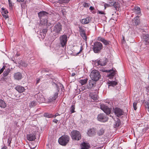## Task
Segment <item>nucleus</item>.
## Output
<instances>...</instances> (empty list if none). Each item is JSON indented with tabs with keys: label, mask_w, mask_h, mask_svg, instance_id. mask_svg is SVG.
<instances>
[{
	"label": "nucleus",
	"mask_w": 149,
	"mask_h": 149,
	"mask_svg": "<svg viewBox=\"0 0 149 149\" xmlns=\"http://www.w3.org/2000/svg\"><path fill=\"white\" fill-rule=\"evenodd\" d=\"M62 26L59 22L56 24L53 28L52 32L55 36H58L62 31Z\"/></svg>",
	"instance_id": "nucleus-1"
},
{
	"label": "nucleus",
	"mask_w": 149,
	"mask_h": 149,
	"mask_svg": "<svg viewBox=\"0 0 149 149\" xmlns=\"http://www.w3.org/2000/svg\"><path fill=\"white\" fill-rule=\"evenodd\" d=\"M102 47V45L100 42H96L93 43V48L95 53H99Z\"/></svg>",
	"instance_id": "nucleus-2"
},
{
	"label": "nucleus",
	"mask_w": 149,
	"mask_h": 149,
	"mask_svg": "<svg viewBox=\"0 0 149 149\" xmlns=\"http://www.w3.org/2000/svg\"><path fill=\"white\" fill-rule=\"evenodd\" d=\"M69 137L67 135L62 136L58 139V142L60 144L63 146H65L69 140Z\"/></svg>",
	"instance_id": "nucleus-3"
},
{
	"label": "nucleus",
	"mask_w": 149,
	"mask_h": 149,
	"mask_svg": "<svg viewBox=\"0 0 149 149\" xmlns=\"http://www.w3.org/2000/svg\"><path fill=\"white\" fill-rule=\"evenodd\" d=\"M71 136L72 139L74 140H79L81 138L80 132L76 130H73L71 132Z\"/></svg>",
	"instance_id": "nucleus-4"
},
{
	"label": "nucleus",
	"mask_w": 149,
	"mask_h": 149,
	"mask_svg": "<svg viewBox=\"0 0 149 149\" xmlns=\"http://www.w3.org/2000/svg\"><path fill=\"white\" fill-rule=\"evenodd\" d=\"M90 76L92 79L96 81L99 80L100 75L99 71L94 70L91 72Z\"/></svg>",
	"instance_id": "nucleus-5"
},
{
	"label": "nucleus",
	"mask_w": 149,
	"mask_h": 149,
	"mask_svg": "<svg viewBox=\"0 0 149 149\" xmlns=\"http://www.w3.org/2000/svg\"><path fill=\"white\" fill-rule=\"evenodd\" d=\"M67 40V37L65 35H63L60 37V44L63 47L66 45Z\"/></svg>",
	"instance_id": "nucleus-6"
},
{
	"label": "nucleus",
	"mask_w": 149,
	"mask_h": 149,
	"mask_svg": "<svg viewBox=\"0 0 149 149\" xmlns=\"http://www.w3.org/2000/svg\"><path fill=\"white\" fill-rule=\"evenodd\" d=\"M79 31L81 36L84 40H86L87 37L85 31V27L84 26H80L79 27Z\"/></svg>",
	"instance_id": "nucleus-7"
},
{
	"label": "nucleus",
	"mask_w": 149,
	"mask_h": 149,
	"mask_svg": "<svg viewBox=\"0 0 149 149\" xmlns=\"http://www.w3.org/2000/svg\"><path fill=\"white\" fill-rule=\"evenodd\" d=\"M98 120L102 122H106L108 120V117L103 113H100L98 115L97 117Z\"/></svg>",
	"instance_id": "nucleus-8"
},
{
	"label": "nucleus",
	"mask_w": 149,
	"mask_h": 149,
	"mask_svg": "<svg viewBox=\"0 0 149 149\" xmlns=\"http://www.w3.org/2000/svg\"><path fill=\"white\" fill-rule=\"evenodd\" d=\"M115 115L118 117H120L121 115H123L124 112L121 109L118 107L113 108Z\"/></svg>",
	"instance_id": "nucleus-9"
},
{
	"label": "nucleus",
	"mask_w": 149,
	"mask_h": 149,
	"mask_svg": "<svg viewBox=\"0 0 149 149\" xmlns=\"http://www.w3.org/2000/svg\"><path fill=\"white\" fill-rule=\"evenodd\" d=\"M111 7H114L116 10H118L120 8V5L119 3L117 1L116 2L114 1L111 0L110 1V4Z\"/></svg>",
	"instance_id": "nucleus-10"
},
{
	"label": "nucleus",
	"mask_w": 149,
	"mask_h": 149,
	"mask_svg": "<svg viewBox=\"0 0 149 149\" xmlns=\"http://www.w3.org/2000/svg\"><path fill=\"white\" fill-rule=\"evenodd\" d=\"M100 108L107 115H108L110 114L111 112L110 109L108 108L107 106L102 104L100 105Z\"/></svg>",
	"instance_id": "nucleus-11"
},
{
	"label": "nucleus",
	"mask_w": 149,
	"mask_h": 149,
	"mask_svg": "<svg viewBox=\"0 0 149 149\" xmlns=\"http://www.w3.org/2000/svg\"><path fill=\"white\" fill-rule=\"evenodd\" d=\"M106 64V61L102 59H100L99 60H96L95 62L94 65L95 66H104Z\"/></svg>",
	"instance_id": "nucleus-12"
},
{
	"label": "nucleus",
	"mask_w": 149,
	"mask_h": 149,
	"mask_svg": "<svg viewBox=\"0 0 149 149\" xmlns=\"http://www.w3.org/2000/svg\"><path fill=\"white\" fill-rule=\"evenodd\" d=\"M142 39L146 45L149 44V35L148 34H143Z\"/></svg>",
	"instance_id": "nucleus-13"
},
{
	"label": "nucleus",
	"mask_w": 149,
	"mask_h": 149,
	"mask_svg": "<svg viewBox=\"0 0 149 149\" xmlns=\"http://www.w3.org/2000/svg\"><path fill=\"white\" fill-rule=\"evenodd\" d=\"M36 97L37 98V100L39 102H43L45 101L43 96L41 94H38L36 95Z\"/></svg>",
	"instance_id": "nucleus-14"
},
{
	"label": "nucleus",
	"mask_w": 149,
	"mask_h": 149,
	"mask_svg": "<svg viewBox=\"0 0 149 149\" xmlns=\"http://www.w3.org/2000/svg\"><path fill=\"white\" fill-rule=\"evenodd\" d=\"M91 20V17H88L82 19L80 20L81 23L83 24H85L89 23Z\"/></svg>",
	"instance_id": "nucleus-15"
},
{
	"label": "nucleus",
	"mask_w": 149,
	"mask_h": 149,
	"mask_svg": "<svg viewBox=\"0 0 149 149\" xmlns=\"http://www.w3.org/2000/svg\"><path fill=\"white\" fill-rule=\"evenodd\" d=\"M26 137L27 139L30 141H34L36 138V135L33 134L27 135Z\"/></svg>",
	"instance_id": "nucleus-16"
},
{
	"label": "nucleus",
	"mask_w": 149,
	"mask_h": 149,
	"mask_svg": "<svg viewBox=\"0 0 149 149\" xmlns=\"http://www.w3.org/2000/svg\"><path fill=\"white\" fill-rule=\"evenodd\" d=\"M81 149H89L90 148V144L88 143L83 142L81 144Z\"/></svg>",
	"instance_id": "nucleus-17"
},
{
	"label": "nucleus",
	"mask_w": 149,
	"mask_h": 149,
	"mask_svg": "<svg viewBox=\"0 0 149 149\" xmlns=\"http://www.w3.org/2000/svg\"><path fill=\"white\" fill-rule=\"evenodd\" d=\"M38 14L39 18L41 19L42 17L47 16L48 14V13L46 11H43L39 12Z\"/></svg>",
	"instance_id": "nucleus-18"
},
{
	"label": "nucleus",
	"mask_w": 149,
	"mask_h": 149,
	"mask_svg": "<svg viewBox=\"0 0 149 149\" xmlns=\"http://www.w3.org/2000/svg\"><path fill=\"white\" fill-rule=\"evenodd\" d=\"M14 77L15 79L19 80L21 79L22 74L20 73L17 72L14 74Z\"/></svg>",
	"instance_id": "nucleus-19"
},
{
	"label": "nucleus",
	"mask_w": 149,
	"mask_h": 149,
	"mask_svg": "<svg viewBox=\"0 0 149 149\" xmlns=\"http://www.w3.org/2000/svg\"><path fill=\"white\" fill-rule=\"evenodd\" d=\"M15 89L19 93H22L24 91L25 89L24 87L20 85H17L16 86Z\"/></svg>",
	"instance_id": "nucleus-20"
},
{
	"label": "nucleus",
	"mask_w": 149,
	"mask_h": 149,
	"mask_svg": "<svg viewBox=\"0 0 149 149\" xmlns=\"http://www.w3.org/2000/svg\"><path fill=\"white\" fill-rule=\"evenodd\" d=\"M1 12L3 16L6 18L8 17V15L7 14L8 13V12L7 10H5L4 8H2L1 10Z\"/></svg>",
	"instance_id": "nucleus-21"
},
{
	"label": "nucleus",
	"mask_w": 149,
	"mask_h": 149,
	"mask_svg": "<svg viewBox=\"0 0 149 149\" xmlns=\"http://www.w3.org/2000/svg\"><path fill=\"white\" fill-rule=\"evenodd\" d=\"M96 132L94 128L88 130L87 134L90 136H92L95 135Z\"/></svg>",
	"instance_id": "nucleus-22"
},
{
	"label": "nucleus",
	"mask_w": 149,
	"mask_h": 149,
	"mask_svg": "<svg viewBox=\"0 0 149 149\" xmlns=\"http://www.w3.org/2000/svg\"><path fill=\"white\" fill-rule=\"evenodd\" d=\"M93 80H90L89 81V86H88V88L89 89H91L95 86V83Z\"/></svg>",
	"instance_id": "nucleus-23"
},
{
	"label": "nucleus",
	"mask_w": 149,
	"mask_h": 149,
	"mask_svg": "<svg viewBox=\"0 0 149 149\" xmlns=\"http://www.w3.org/2000/svg\"><path fill=\"white\" fill-rule=\"evenodd\" d=\"M133 21V22L134 23L135 25H137L139 24L140 23L139 17L138 16H136L134 18Z\"/></svg>",
	"instance_id": "nucleus-24"
},
{
	"label": "nucleus",
	"mask_w": 149,
	"mask_h": 149,
	"mask_svg": "<svg viewBox=\"0 0 149 149\" xmlns=\"http://www.w3.org/2000/svg\"><path fill=\"white\" fill-rule=\"evenodd\" d=\"M29 106L30 108H32L35 106L37 104V102L35 100H33L29 103Z\"/></svg>",
	"instance_id": "nucleus-25"
},
{
	"label": "nucleus",
	"mask_w": 149,
	"mask_h": 149,
	"mask_svg": "<svg viewBox=\"0 0 149 149\" xmlns=\"http://www.w3.org/2000/svg\"><path fill=\"white\" fill-rule=\"evenodd\" d=\"M116 120H115L114 123V126L115 127H118L121 124L120 121L119 119L117 118Z\"/></svg>",
	"instance_id": "nucleus-26"
},
{
	"label": "nucleus",
	"mask_w": 149,
	"mask_h": 149,
	"mask_svg": "<svg viewBox=\"0 0 149 149\" xmlns=\"http://www.w3.org/2000/svg\"><path fill=\"white\" fill-rule=\"evenodd\" d=\"M47 20L46 19H40V25L42 26H45L47 25Z\"/></svg>",
	"instance_id": "nucleus-27"
},
{
	"label": "nucleus",
	"mask_w": 149,
	"mask_h": 149,
	"mask_svg": "<svg viewBox=\"0 0 149 149\" xmlns=\"http://www.w3.org/2000/svg\"><path fill=\"white\" fill-rule=\"evenodd\" d=\"M108 84L109 86H111L114 87L118 84V82L116 81H109Z\"/></svg>",
	"instance_id": "nucleus-28"
},
{
	"label": "nucleus",
	"mask_w": 149,
	"mask_h": 149,
	"mask_svg": "<svg viewBox=\"0 0 149 149\" xmlns=\"http://www.w3.org/2000/svg\"><path fill=\"white\" fill-rule=\"evenodd\" d=\"M47 31V29H44L42 30V32L40 33V35L41 36V37L43 39L44 38L45 36L46 33Z\"/></svg>",
	"instance_id": "nucleus-29"
},
{
	"label": "nucleus",
	"mask_w": 149,
	"mask_h": 149,
	"mask_svg": "<svg viewBox=\"0 0 149 149\" xmlns=\"http://www.w3.org/2000/svg\"><path fill=\"white\" fill-rule=\"evenodd\" d=\"M53 86H55L56 88L57 92H58L59 91L60 88L59 87H61L62 85L60 84H56L55 83L53 82L52 84Z\"/></svg>",
	"instance_id": "nucleus-30"
},
{
	"label": "nucleus",
	"mask_w": 149,
	"mask_h": 149,
	"mask_svg": "<svg viewBox=\"0 0 149 149\" xmlns=\"http://www.w3.org/2000/svg\"><path fill=\"white\" fill-rule=\"evenodd\" d=\"M6 106V105L5 102L2 100L0 99V107L2 108H4Z\"/></svg>",
	"instance_id": "nucleus-31"
},
{
	"label": "nucleus",
	"mask_w": 149,
	"mask_h": 149,
	"mask_svg": "<svg viewBox=\"0 0 149 149\" xmlns=\"http://www.w3.org/2000/svg\"><path fill=\"white\" fill-rule=\"evenodd\" d=\"M88 79H81L79 81V82L81 84V85L86 84L87 81Z\"/></svg>",
	"instance_id": "nucleus-32"
},
{
	"label": "nucleus",
	"mask_w": 149,
	"mask_h": 149,
	"mask_svg": "<svg viewBox=\"0 0 149 149\" xmlns=\"http://www.w3.org/2000/svg\"><path fill=\"white\" fill-rule=\"evenodd\" d=\"M135 12L137 14H139L141 13L140 9L139 7H135L134 8Z\"/></svg>",
	"instance_id": "nucleus-33"
},
{
	"label": "nucleus",
	"mask_w": 149,
	"mask_h": 149,
	"mask_svg": "<svg viewBox=\"0 0 149 149\" xmlns=\"http://www.w3.org/2000/svg\"><path fill=\"white\" fill-rule=\"evenodd\" d=\"M10 70L9 69H8L5 70L3 73V75L4 77L7 76L10 72Z\"/></svg>",
	"instance_id": "nucleus-34"
},
{
	"label": "nucleus",
	"mask_w": 149,
	"mask_h": 149,
	"mask_svg": "<svg viewBox=\"0 0 149 149\" xmlns=\"http://www.w3.org/2000/svg\"><path fill=\"white\" fill-rule=\"evenodd\" d=\"M104 130L103 129H101L99 130L97 132V134L99 136L102 135L104 133Z\"/></svg>",
	"instance_id": "nucleus-35"
},
{
	"label": "nucleus",
	"mask_w": 149,
	"mask_h": 149,
	"mask_svg": "<svg viewBox=\"0 0 149 149\" xmlns=\"http://www.w3.org/2000/svg\"><path fill=\"white\" fill-rule=\"evenodd\" d=\"M44 116L48 118H53L54 116L52 114H49L47 113H45L44 114Z\"/></svg>",
	"instance_id": "nucleus-36"
},
{
	"label": "nucleus",
	"mask_w": 149,
	"mask_h": 149,
	"mask_svg": "<svg viewBox=\"0 0 149 149\" xmlns=\"http://www.w3.org/2000/svg\"><path fill=\"white\" fill-rule=\"evenodd\" d=\"M102 42L105 45H110L111 44V42L109 41H108L107 40H105L104 39V40H103V41Z\"/></svg>",
	"instance_id": "nucleus-37"
},
{
	"label": "nucleus",
	"mask_w": 149,
	"mask_h": 149,
	"mask_svg": "<svg viewBox=\"0 0 149 149\" xmlns=\"http://www.w3.org/2000/svg\"><path fill=\"white\" fill-rule=\"evenodd\" d=\"M70 0H59L58 2L60 4L68 3Z\"/></svg>",
	"instance_id": "nucleus-38"
},
{
	"label": "nucleus",
	"mask_w": 149,
	"mask_h": 149,
	"mask_svg": "<svg viewBox=\"0 0 149 149\" xmlns=\"http://www.w3.org/2000/svg\"><path fill=\"white\" fill-rule=\"evenodd\" d=\"M75 106L74 105H72L70 108V111L71 112V113H73L75 112Z\"/></svg>",
	"instance_id": "nucleus-39"
},
{
	"label": "nucleus",
	"mask_w": 149,
	"mask_h": 149,
	"mask_svg": "<svg viewBox=\"0 0 149 149\" xmlns=\"http://www.w3.org/2000/svg\"><path fill=\"white\" fill-rule=\"evenodd\" d=\"M116 71V70L115 69H112V70H110L109 71L110 72V74H109L110 76H114L115 74V72Z\"/></svg>",
	"instance_id": "nucleus-40"
},
{
	"label": "nucleus",
	"mask_w": 149,
	"mask_h": 149,
	"mask_svg": "<svg viewBox=\"0 0 149 149\" xmlns=\"http://www.w3.org/2000/svg\"><path fill=\"white\" fill-rule=\"evenodd\" d=\"M58 92H57L54 93L53 97L52 98V99L53 100H56V98L58 97Z\"/></svg>",
	"instance_id": "nucleus-41"
},
{
	"label": "nucleus",
	"mask_w": 149,
	"mask_h": 149,
	"mask_svg": "<svg viewBox=\"0 0 149 149\" xmlns=\"http://www.w3.org/2000/svg\"><path fill=\"white\" fill-rule=\"evenodd\" d=\"M97 95H92V98L94 100H97Z\"/></svg>",
	"instance_id": "nucleus-42"
},
{
	"label": "nucleus",
	"mask_w": 149,
	"mask_h": 149,
	"mask_svg": "<svg viewBox=\"0 0 149 149\" xmlns=\"http://www.w3.org/2000/svg\"><path fill=\"white\" fill-rule=\"evenodd\" d=\"M8 1L10 8H12L13 5L12 4V1H10V0H8Z\"/></svg>",
	"instance_id": "nucleus-43"
},
{
	"label": "nucleus",
	"mask_w": 149,
	"mask_h": 149,
	"mask_svg": "<svg viewBox=\"0 0 149 149\" xmlns=\"http://www.w3.org/2000/svg\"><path fill=\"white\" fill-rule=\"evenodd\" d=\"M136 105H137V102H134L133 104V106L134 109L135 110H136L137 109Z\"/></svg>",
	"instance_id": "nucleus-44"
},
{
	"label": "nucleus",
	"mask_w": 149,
	"mask_h": 149,
	"mask_svg": "<svg viewBox=\"0 0 149 149\" xmlns=\"http://www.w3.org/2000/svg\"><path fill=\"white\" fill-rule=\"evenodd\" d=\"M83 6L85 7H86V8H88L89 7V4L88 3H86L85 2H84L83 3Z\"/></svg>",
	"instance_id": "nucleus-45"
},
{
	"label": "nucleus",
	"mask_w": 149,
	"mask_h": 149,
	"mask_svg": "<svg viewBox=\"0 0 149 149\" xmlns=\"http://www.w3.org/2000/svg\"><path fill=\"white\" fill-rule=\"evenodd\" d=\"M104 38H102L101 37H99L97 38V40L99 41H101L102 42L103 41Z\"/></svg>",
	"instance_id": "nucleus-46"
},
{
	"label": "nucleus",
	"mask_w": 149,
	"mask_h": 149,
	"mask_svg": "<svg viewBox=\"0 0 149 149\" xmlns=\"http://www.w3.org/2000/svg\"><path fill=\"white\" fill-rule=\"evenodd\" d=\"M97 13L100 14H105L104 12L102 11H100L98 10L97 11Z\"/></svg>",
	"instance_id": "nucleus-47"
},
{
	"label": "nucleus",
	"mask_w": 149,
	"mask_h": 149,
	"mask_svg": "<svg viewBox=\"0 0 149 149\" xmlns=\"http://www.w3.org/2000/svg\"><path fill=\"white\" fill-rule=\"evenodd\" d=\"M11 139L9 138L8 139V146H10V144L11 143Z\"/></svg>",
	"instance_id": "nucleus-48"
},
{
	"label": "nucleus",
	"mask_w": 149,
	"mask_h": 149,
	"mask_svg": "<svg viewBox=\"0 0 149 149\" xmlns=\"http://www.w3.org/2000/svg\"><path fill=\"white\" fill-rule=\"evenodd\" d=\"M49 72V70H47L46 69H43L42 71V73H43L45 72Z\"/></svg>",
	"instance_id": "nucleus-49"
},
{
	"label": "nucleus",
	"mask_w": 149,
	"mask_h": 149,
	"mask_svg": "<svg viewBox=\"0 0 149 149\" xmlns=\"http://www.w3.org/2000/svg\"><path fill=\"white\" fill-rule=\"evenodd\" d=\"M110 4V1L109 2V3H106L104 5V8H105L106 7H111V6L109 5Z\"/></svg>",
	"instance_id": "nucleus-50"
},
{
	"label": "nucleus",
	"mask_w": 149,
	"mask_h": 149,
	"mask_svg": "<svg viewBox=\"0 0 149 149\" xmlns=\"http://www.w3.org/2000/svg\"><path fill=\"white\" fill-rule=\"evenodd\" d=\"M146 105V107L148 109V111H149V103H147Z\"/></svg>",
	"instance_id": "nucleus-51"
},
{
	"label": "nucleus",
	"mask_w": 149,
	"mask_h": 149,
	"mask_svg": "<svg viewBox=\"0 0 149 149\" xmlns=\"http://www.w3.org/2000/svg\"><path fill=\"white\" fill-rule=\"evenodd\" d=\"M5 68V66H3V68L1 69V70H0V72H2L3 71V70H4Z\"/></svg>",
	"instance_id": "nucleus-52"
},
{
	"label": "nucleus",
	"mask_w": 149,
	"mask_h": 149,
	"mask_svg": "<svg viewBox=\"0 0 149 149\" xmlns=\"http://www.w3.org/2000/svg\"><path fill=\"white\" fill-rule=\"evenodd\" d=\"M83 49V47L82 46H81V47L80 49V50L77 53V54H78L79 53H80L82 51Z\"/></svg>",
	"instance_id": "nucleus-53"
},
{
	"label": "nucleus",
	"mask_w": 149,
	"mask_h": 149,
	"mask_svg": "<svg viewBox=\"0 0 149 149\" xmlns=\"http://www.w3.org/2000/svg\"><path fill=\"white\" fill-rule=\"evenodd\" d=\"M40 79L37 78V79H36V84L40 82Z\"/></svg>",
	"instance_id": "nucleus-54"
},
{
	"label": "nucleus",
	"mask_w": 149,
	"mask_h": 149,
	"mask_svg": "<svg viewBox=\"0 0 149 149\" xmlns=\"http://www.w3.org/2000/svg\"><path fill=\"white\" fill-rule=\"evenodd\" d=\"M58 120L56 119H54L53 120V122L55 123H56L58 122Z\"/></svg>",
	"instance_id": "nucleus-55"
},
{
	"label": "nucleus",
	"mask_w": 149,
	"mask_h": 149,
	"mask_svg": "<svg viewBox=\"0 0 149 149\" xmlns=\"http://www.w3.org/2000/svg\"><path fill=\"white\" fill-rule=\"evenodd\" d=\"M94 9V7H93L92 6H90L89 8L90 10L91 11H92Z\"/></svg>",
	"instance_id": "nucleus-56"
},
{
	"label": "nucleus",
	"mask_w": 149,
	"mask_h": 149,
	"mask_svg": "<svg viewBox=\"0 0 149 149\" xmlns=\"http://www.w3.org/2000/svg\"><path fill=\"white\" fill-rule=\"evenodd\" d=\"M60 115L58 113H56L54 115H53V116H53V117H56L57 116Z\"/></svg>",
	"instance_id": "nucleus-57"
},
{
	"label": "nucleus",
	"mask_w": 149,
	"mask_h": 149,
	"mask_svg": "<svg viewBox=\"0 0 149 149\" xmlns=\"http://www.w3.org/2000/svg\"><path fill=\"white\" fill-rule=\"evenodd\" d=\"M146 91L147 92L149 93V87H148L146 88Z\"/></svg>",
	"instance_id": "nucleus-58"
},
{
	"label": "nucleus",
	"mask_w": 149,
	"mask_h": 149,
	"mask_svg": "<svg viewBox=\"0 0 149 149\" xmlns=\"http://www.w3.org/2000/svg\"><path fill=\"white\" fill-rule=\"evenodd\" d=\"M24 1V0H17V1H18L19 2H23Z\"/></svg>",
	"instance_id": "nucleus-59"
},
{
	"label": "nucleus",
	"mask_w": 149,
	"mask_h": 149,
	"mask_svg": "<svg viewBox=\"0 0 149 149\" xmlns=\"http://www.w3.org/2000/svg\"><path fill=\"white\" fill-rule=\"evenodd\" d=\"M1 149H7V148L6 146H4L1 148Z\"/></svg>",
	"instance_id": "nucleus-60"
},
{
	"label": "nucleus",
	"mask_w": 149,
	"mask_h": 149,
	"mask_svg": "<svg viewBox=\"0 0 149 149\" xmlns=\"http://www.w3.org/2000/svg\"><path fill=\"white\" fill-rule=\"evenodd\" d=\"M75 75V74L74 73H72L71 75V76L72 77L74 76Z\"/></svg>",
	"instance_id": "nucleus-61"
},
{
	"label": "nucleus",
	"mask_w": 149,
	"mask_h": 149,
	"mask_svg": "<svg viewBox=\"0 0 149 149\" xmlns=\"http://www.w3.org/2000/svg\"><path fill=\"white\" fill-rule=\"evenodd\" d=\"M146 46H145V47H146ZM141 48H145L146 47H143V45H142L141 46Z\"/></svg>",
	"instance_id": "nucleus-62"
},
{
	"label": "nucleus",
	"mask_w": 149,
	"mask_h": 149,
	"mask_svg": "<svg viewBox=\"0 0 149 149\" xmlns=\"http://www.w3.org/2000/svg\"><path fill=\"white\" fill-rule=\"evenodd\" d=\"M2 72H0V74L2 73Z\"/></svg>",
	"instance_id": "nucleus-63"
},
{
	"label": "nucleus",
	"mask_w": 149,
	"mask_h": 149,
	"mask_svg": "<svg viewBox=\"0 0 149 149\" xmlns=\"http://www.w3.org/2000/svg\"><path fill=\"white\" fill-rule=\"evenodd\" d=\"M104 72H105V71H104ZM106 72H107V71H106Z\"/></svg>",
	"instance_id": "nucleus-64"
}]
</instances>
